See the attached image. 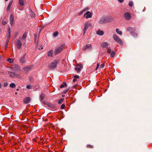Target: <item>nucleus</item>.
<instances>
[{"label":"nucleus","mask_w":152,"mask_h":152,"mask_svg":"<svg viewBox=\"0 0 152 152\" xmlns=\"http://www.w3.org/2000/svg\"><path fill=\"white\" fill-rule=\"evenodd\" d=\"M53 50H50L48 52V56L49 57H52L53 55Z\"/></svg>","instance_id":"21"},{"label":"nucleus","mask_w":152,"mask_h":152,"mask_svg":"<svg viewBox=\"0 0 152 152\" xmlns=\"http://www.w3.org/2000/svg\"><path fill=\"white\" fill-rule=\"evenodd\" d=\"M86 15V18H91L92 16V13L90 12L89 11H87L86 13L85 14L84 17Z\"/></svg>","instance_id":"14"},{"label":"nucleus","mask_w":152,"mask_h":152,"mask_svg":"<svg viewBox=\"0 0 152 152\" xmlns=\"http://www.w3.org/2000/svg\"><path fill=\"white\" fill-rule=\"evenodd\" d=\"M96 34L99 35H102L104 34V32L102 31L99 30L97 31Z\"/></svg>","instance_id":"22"},{"label":"nucleus","mask_w":152,"mask_h":152,"mask_svg":"<svg viewBox=\"0 0 152 152\" xmlns=\"http://www.w3.org/2000/svg\"><path fill=\"white\" fill-rule=\"evenodd\" d=\"M101 47L103 48H107L108 46V43L107 42L102 43L101 44Z\"/></svg>","instance_id":"17"},{"label":"nucleus","mask_w":152,"mask_h":152,"mask_svg":"<svg viewBox=\"0 0 152 152\" xmlns=\"http://www.w3.org/2000/svg\"><path fill=\"white\" fill-rule=\"evenodd\" d=\"M69 90V89H66L64 92V93H66Z\"/></svg>","instance_id":"49"},{"label":"nucleus","mask_w":152,"mask_h":152,"mask_svg":"<svg viewBox=\"0 0 152 152\" xmlns=\"http://www.w3.org/2000/svg\"><path fill=\"white\" fill-rule=\"evenodd\" d=\"M87 148H93L94 147L93 146L90 145H87Z\"/></svg>","instance_id":"39"},{"label":"nucleus","mask_w":152,"mask_h":152,"mask_svg":"<svg viewBox=\"0 0 152 152\" xmlns=\"http://www.w3.org/2000/svg\"><path fill=\"white\" fill-rule=\"evenodd\" d=\"M7 24V23L5 21H3L2 22V24L4 25H6V24Z\"/></svg>","instance_id":"47"},{"label":"nucleus","mask_w":152,"mask_h":152,"mask_svg":"<svg viewBox=\"0 0 152 152\" xmlns=\"http://www.w3.org/2000/svg\"><path fill=\"white\" fill-rule=\"evenodd\" d=\"M27 33H26V32L25 33L23 34V36L22 37V38L23 39H24L26 38V37H27Z\"/></svg>","instance_id":"33"},{"label":"nucleus","mask_w":152,"mask_h":152,"mask_svg":"<svg viewBox=\"0 0 152 152\" xmlns=\"http://www.w3.org/2000/svg\"><path fill=\"white\" fill-rule=\"evenodd\" d=\"M113 38L118 43L121 45H122L123 44L122 41L119 38L118 36H117L116 34H114L113 35Z\"/></svg>","instance_id":"6"},{"label":"nucleus","mask_w":152,"mask_h":152,"mask_svg":"<svg viewBox=\"0 0 152 152\" xmlns=\"http://www.w3.org/2000/svg\"><path fill=\"white\" fill-rule=\"evenodd\" d=\"M107 23L110 22L113 20V17L110 16H104Z\"/></svg>","instance_id":"11"},{"label":"nucleus","mask_w":152,"mask_h":152,"mask_svg":"<svg viewBox=\"0 0 152 152\" xmlns=\"http://www.w3.org/2000/svg\"><path fill=\"white\" fill-rule=\"evenodd\" d=\"M64 86H67V85L65 82H64L63 84H61L60 86V88H64Z\"/></svg>","instance_id":"29"},{"label":"nucleus","mask_w":152,"mask_h":152,"mask_svg":"<svg viewBox=\"0 0 152 152\" xmlns=\"http://www.w3.org/2000/svg\"><path fill=\"white\" fill-rule=\"evenodd\" d=\"M10 87L11 88H15L16 87V85L14 83H12L10 85Z\"/></svg>","instance_id":"30"},{"label":"nucleus","mask_w":152,"mask_h":152,"mask_svg":"<svg viewBox=\"0 0 152 152\" xmlns=\"http://www.w3.org/2000/svg\"><path fill=\"white\" fill-rule=\"evenodd\" d=\"M65 107V104H62L61 107V109H64V107Z\"/></svg>","instance_id":"43"},{"label":"nucleus","mask_w":152,"mask_h":152,"mask_svg":"<svg viewBox=\"0 0 152 152\" xmlns=\"http://www.w3.org/2000/svg\"><path fill=\"white\" fill-rule=\"evenodd\" d=\"M42 102L44 104H46V102H45V101H43Z\"/></svg>","instance_id":"51"},{"label":"nucleus","mask_w":152,"mask_h":152,"mask_svg":"<svg viewBox=\"0 0 152 152\" xmlns=\"http://www.w3.org/2000/svg\"><path fill=\"white\" fill-rule=\"evenodd\" d=\"M88 10V8H86L83 10L80 13V15H81L83 14L84 12L85 11H87Z\"/></svg>","instance_id":"27"},{"label":"nucleus","mask_w":152,"mask_h":152,"mask_svg":"<svg viewBox=\"0 0 152 152\" xmlns=\"http://www.w3.org/2000/svg\"><path fill=\"white\" fill-rule=\"evenodd\" d=\"M26 57V55H24L22 57H21L20 60V61L22 63H24L26 61L25 60V58Z\"/></svg>","instance_id":"19"},{"label":"nucleus","mask_w":152,"mask_h":152,"mask_svg":"<svg viewBox=\"0 0 152 152\" xmlns=\"http://www.w3.org/2000/svg\"><path fill=\"white\" fill-rule=\"evenodd\" d=\"M115 52L114 50H112L110 53V56L111 57L113 58L115 56Z\"/></svg>","instance_id":"25"},{"label":"nucleus","mask_w":152,"mask_h":152,"mask_svg":"<svg viewBox=\"0 0 152 152\" xmlns=\"http://www.w3.org/2000/svg\"><path fill=\"white\" fill-rule=\"evenodd\" d=\"M9 70L17 72L21 70L20 66L16 64H13L9 68Z\"/></svg>","instance_id":"2"},{"label":"nucleus","mask_w":152,"mask_h":152,"mask_svg":"<svg viewBox=\"0 0 152 152\" xmlns=\"http://www.w3.org/2000/svg\"><path fill=\"white\" fill-rule=\"evenodd\" d=\"M1 55H0V59H1Z\"/></svg>","instance_id":"54"},{"label":"nucleus","mask_w":152,"mask_h":152,"mask_svg":"<svg viewBox=\"0 0 152 152\" xmlns=\"http://www.w3.org/2000/svg\"><path fill=\"white\" fill-rule=\"evenodd\" d=\"M91 23H86L84 24V27L83 29L84 34H85L87 29L91 26Z\"/></svg>","instance_id":"7"},{"label":"nucleus","mask_w":152,"mask_h":152,"mask_svg":"<svg viewBox=\"0 0 152 152\" xmlns=\"http://www.w3.org/2000/svg\"><path fill=\"white\" fill-rule=\"evenodd\" d=\"M17 36V34H16V36Z\"/></svg>","instance_id":"56"},{"label":"nucleus","mask_w":152,"mask_h":152,"mask_svg":"<svg viewBox=\"0 0 152 152\" xmlns=\"http://www.w3.org/2000/svg\"><path fill=\"white\" fill-rule=\"evenodd\" d=\"M81 68L80 67H75V69L77 72H79L81 70Z\"/></svg>","instance_id":"34"},{"label":"nucleus","mask_w":152,"mask_h":152,"mask_svg":"<svg viewBox=\"0 0 152 152\" xmlns=\"http://www.w3.org/2000/svg\"><path fill=\"white\" fill-rule=\"evenodd\" d=\"M10 23L11 25H12L14 19V16L13 14H11L10 15Z\"/></svg>","instance_id":"15"},{"label":"nucleus","mask_w":152,"mask_h":152,"mask_svg":"<svg viewBox=\"0 0 152 152\" xmlns=\"http://www.w3.org/2000/svg\"><path fill=\"white\" fill-rule=\"evenodd\" d=\"M13 0H11L10 1L9 4L7 8V11H8L10 10V7L11 6V5L13 2Z\"/></svg>","instance_id":"20"},{"label":"nucleus","mask_w":152,"mask_h":152,"mask_svg":"<svg viewBox=\"0 0 152 152\" xmlns=\"http://www.w3.org/2000/svg\"><path fill=\"white\" fill-rule=\"evenodd\" d=\"M10 71H7L8 74L10 77L12 78H17L20 79H22V77L19 74H17L15 72H13Z\"/></svg>","instance_id":"1"},{"label":"nucleus","mask_w":152,"mask_h":152,"mask_svg":"<svg viewBox=\"0 0 152 152\" xmlns=\"http://www.w3.org/2000/svg\"><path fill=\"white\" fill-rule=\"evenodd\" d=\"M87 49H89V50H91L92 49V47L91 45V44H86L84 47L83 48V50H86Z\"/></svg>","instance_id":"8"},{"label":"nucleus","mask_w":152,"mask_h":152,"mask_svg":"<svg viewBox=\"0 0 152 152\" xmlns=\"http://www.w3.org/2000/svg\"><path fill=\"white\" fill-rule=\"evenodd\" d=\"M124 0H118V1L121 3Z\"/></svg>","instance_id":"50"},{"label":"nucleus","mask_w":152,"mask_h":152,"mask_svg":"<svg viewBox=\"0 0 152 152\" xmlns=\"http://www.w3.org/2000/svg\"><path fill=\"white\" fill-rule=\"evenodd\" d=\"M129 5L131 7H132L133 6V2L132 1H130L129 2Z\"/></svg>","instance_id":"35"},{"label":"nucleus","mask_w":152,"mask_h":152,"mask_svg":"<svg viewBox=\"0 0 152 152\" xmlns=\"http://www.w3.org/2000/svg\"><path fill=\"white\" fill-rule=\"evenodd\" d=\"M5 1H7L8 0H5Z\"/></svg>","instance_id":"53"},{"label":"nucleus","mask_w":152,"mask_h":152,"mask_svg":"<svg viewBox=\"0 0 152 152\" xmlns=\"http://www.w3.org/2000/svg\"><path fill=\"white\" fill-rule=\"evenodd\" d=\"M4 86V87H6L8 85V84L7 82H5L3 84Z\"/></svg>","instance_id":"40"},{"label":"nucleus","mask_w":152,"mask_h":152,"mask_svg":"<svg viewBox=\"0 0 152 152\" xmlns=\"http://www.w3.org/2000/svg\"><path fill=\"white\" fill-rule=\"evenodd\" d=\"M18 9L19 10H23V7H18Z\"/></svg>","instance_id":"48"},{"label":"nucleus","mask_w":152,"mask_h":152,"mask_svg":"<svg viewBox=\"0 0 152 152\" xmlns=\"http://www.w3.org/2000/svg\"><path fill=\"white\" fill-rule=\"evenodd\" d=\"M30 100V98L29 97H26L25 98L23 99V102L25 104H27L29 102Z\"/></svg>","instance_id":"16"},{"label":"nucleus","mask_w":152,"mask_h":152,"mask_svg":"<svg viewBox=\"0 0 152 152\" xmlns=\"http://www.w3.org/2000/svg\"><path fill=\"white\" fill-rule=\"evenodd\" d=\"M104 66V64H102L100 66V67L101 68V69H102L103 68Z\"/></svg>","instance_id":"44"},{"label":"nucleus","mask_w":152,"mask_h":152,"mask_svg":"<svg viewBox=\"0 0 152 152\" xmlns=\"http://www.w3.org/2000/svg\"><path fill=\"white\" fill-rule=\"evenodd\" d=\"M124 16L125 19L127 20H130L131 18V16L129 12L125 13L124 14Z\"/></svg>","instance_id":"9"},{"label":"nucleus","mask_w":152,"mask_h":152,"mask_svg":"<svg viewBox=\"0 0 152 152\" xmlns=\"http://www.w3.org/2000/svg\"><path fill=\"white\" fill-rule=\"evenodd\" d=\"M26 87L27 88H28V89H30L31 88V86L30 85H27Z\"/></svg>","instance_id":"45"},{"label":"nucleus","mask_w":152,"mask_h":152,"mask_svg":"<svg viewBox=\"0 0 152 152\" xmlns=\"http://www.w3.org/2000/svg\"><path fill=\"white\" fill-rule=\"evenodd\" d=\"M99 23L100 24L107 23L104 16L100 18Z\"/></svg>","instance_id":"10"},{"label":"nucleus","mask_w":152,"mask_h":152,"mask_svg":"<svg viewBox=\"0 0 152 152\" xmlns=\"http://www.w3.org/2000/svg\"><path fill=\"white\" fill-rule=\"evenodd\" d=\"M64 100V99H60L58 101V104H61L62 102H63Z\"/></svg>","instance_id":"38"},{"label":"nucleus","mask_w":152,"mask_h":152,"mask_svg":"<svg viewBox=\"0 0 152 152\" xmlns=\"http://www.w3.org/2000/svg\"><path fill=\"white\" fill-rule=\"evenodd\" d=\"M116 32L119 34L121 35L122 34V31H119V29L118 28H117L116 30Z\"/></svg>","instance_id":"31"},{"label":"nucleus","mask_w":152,"mask_h":152,"mask_svg":"<svg viewBox=\"0 0 152 152\" xmlns=\"http://www.w3.org/2000/svg\"><path fill=\"white\" fill-rule=\"evenodd\" d=\"M16 45L17 47V48L20 49L21 48V47L22 45V44L20 41L18 39L17 40L16 42Z\"/></svg>","instance_id":"13"},{"label":"nucleus","mask_w":152,"mask_h":152,"mask_svg":"<svg viewBox=\"0 0 152 152\" xmlns=\"http://www.w3.org/2000/svg\"><path fill=\"white\" fill-rule=\"evenodd\" d=\"M74 78L73 80V82H75L77 80V78L79 79V76L78 75H75L74 76Z\"/></svg>","instance_id":"28"},{"label":"nucleus","mask_w":152,"mask_h":152,"mask_svg":"<svg viewBox=\"0 0 152 152\" xmlns=\"http://www.w3.org/2000/svg\"><path fill=\"white\" fill-rule=\"evenodd\" d=\"M99 66V63H97V66L95 69V70H97Z\"/></svg>","instance_id":"46"},{"label":"nucleus","mask_w":152,"mask_h":152,"mask_svg":"<svg viewBox=\"0 0 152 152\" xmlns=\"http://www.w3.org/2000/svg\"><path fill=\"white\" fill-rule=\"evenodd\" d=\"M33 67V66H27L23 68V70L26 72L28 71L31 68Z\"/></svg>","instance_id":"18"},{"label":"nucleus","mask_w":152,"mask_h":152,"mask_svg":"<svg viewBox=\"0 0 152 152\" xmlns=\"http://www.w3.org/2000/svg\"><path fill=\"white\" fill-rule=\"evenodd\" d=\"M1 83H0V88H1Z\"/></svg>","instance_id":"52"},{"label":"nucleus","mask_w":152,"mask_h":152,"mask_svg":"<svg viewBox=\"0 0 152 152\" xmlns=\"http://www.w3.org/2000/svg\"><path fill=\"white\" fill-rule=\"evenodd\" d=\"M8 32L9 33L8 34L7 36L6 37L7 38V40L6 42L5 47V48H7V45L8 44V42H9V41L10 38V28L9 27L8 28Z\"/></svg>","instance_id":"5"},{"label":"nucleus","mask_w":152,"mask_h":152,"mask_svg":"<svg viewBox=\"0 0 152 152\" xmlns=\"http://www.w3.org/2000/svg\"><path fill=\"white\" fill-rule=\"evenodd\" d=\"M45 96V95L43 94H42L40 96V100L42 101Z\"/></svg>","instance_id":"26"},{"label":"nucleus","mask_w":152,"mask_h":152,"mask_svg":"<svg viewBox=\"0 0 152 152\" xmlns=\"http://www.w3.org/2000/svg\"><path fill=\"white\" fill-rule=\"evenodd\" d=\"M17 91H18V89H17Z\"/></svg>","instance_id":"55"},{"label":"nucleus","mask_w":152,"mask_h":152,"mask_svg":"<svg viewBox=\"0 0 152 152\" xmlns=\"http://www.w3.org/2000/svg\"><path fill=\"white\" fill-rule=\"evenodd\" d=\"M31 16L32 17L34 18L35 17V14L34 12H32L31 13Z\"/></svg>","instance_id":"41"},{"label":"nucleus","mask_w":152,"mask_h":152,"mask_svg":"<svg viewBox=\"0 0 152 152\" xmlns=\"http://www.w3.org/2000/svg\"><path fill=\"white\" fill-rule=\"evenodd\" d=\"M112 52L111 49L110 47L107 50V53L108 54H109L111 53V52Z\"/></svg>","instance_id":"36"},{"label":"nucleus","mask_w":152,"mask_h":152,"mask_svg":"<svg viewBox=\"0 0 152 152\" xmlns=\"http://www.w3.org/2000/svg\"><path fill=\"white\" fill-rule=\"evenodd\" d=\"M135 28H134L129 27H128L127 29V31L130 32L131 35H132L133 33V32L135 31Z\"/></svg>","instance_id":"12"},{"label":"nucleus","mask_w":152,"mask_h":152,"mask_svg":"<svg viewBox=\"0 0 152 152\" xmlns=\"http://www.w3.org/2000/svg\"><path fill=\"white\" fill-rule=\"evenodd\" d=\"M59 61L57 59H55L54 61L51 63L48 66V68L50 69H53L56 68Z\"/></svg>","instance_id":"3"},{"label":"nucleus","mask_w":152,"mask_h":152,"mask_svg":"<svg viewBox=\"0 0 152 152\" xmlns=\"http://www.w3.org/2000/svg\"><path fill=\"white\" fill-rule=\"evenodd\" d=\"M48 107H50L53 109L56 108V106L53 104L49 103L48 104Z\"/></svg>","instance_id":"23"},{"label":"nucleus","mask_w":152,"mask_h":152,"mask_svg":"<svg viewBox=\"0 0 152 152\" xmlns=\"http://www.w3.org/2000/svg\"><path fill=\"white\" fill-rule=\"evenodd\" d=\"M58 33L57 31L55 32L54 33L53 36L54 37H56L58 34Z\"/></svg>","instance_id":"37"},{"label":"nucleus","mask_w":152,"mask_h":152,"mask_svg":"<svg viewBox=\"0 0 152 152\" xmlns=\"http://www.w3.org/2000/svg\"><path fill=\"white\" fill-rule=\"evenodd\" d=\"M7 61L9 62L10 63H12L13 62L14 60L13 59H11L10 58H8L7 59Z\"/></svg>","instance_id":"32"},{"label":"nucleus","mask_w":152,"mask_h":152,"mask_svg":"<svg viewBox=\"0 0 152 152\" xmlns=\"http://www.w3.org/2000/svg\"><path fill=\"white\" fill-rule=\"evenodd\" d=\"M19 3L21 6H23L24 5V0H19Z\"/></svg>","instance_id":"24"},{"label":"nucleus","mask_w":152,"mask_h":152,"mask_svg":"<svg viewBox=\"0 0 152 152\" xmlns=\"http://www.w3.org/2000/svg\"><path fill=\"white\" fill-rule=\"evenodd\" d=\"M77 66H79V67L81 68L82 67V65L80 64H77Z\"/></svg>","instance_id":"42"},{"label":"nucleus","mask_w":152,"mask_h":152,"mask_svg":"<svg viewBox=\"0 0 152 152\" xmlns=\"http://www.w3.org/2000/svg\"><path fill=\"white\" fill-rule=\"evenodd\" d=\"M65 45V44H63L61 45L59 47L56 48L54 51L55 54V55H57L61 52L64 48Z\"/></svg>","instance_id":"4"}]
</instances>
